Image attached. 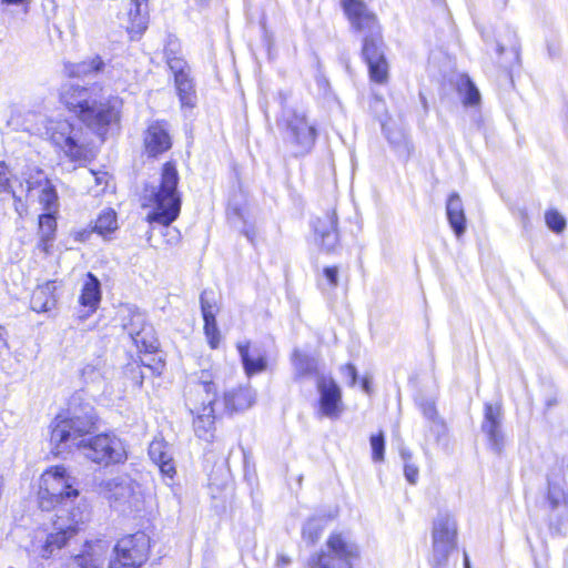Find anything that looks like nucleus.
I'll return each mask as SVG.
<instances>
[{
    "instance_id": "obj_8",
    "label": "nucleus",
    "mask_w": 568,
    "mask_h": 568,
    "mask_svg": "<svg viewBox=\"0 0 568 568\" xmlns=\"http://www.w3.org/2000/svg\"><path fill=\"white\" fill-rule=\"evenodd\" d=\"M432 568H449V557L457 547V525L448 514H439L433 525Z\"/></svg>"
},
{
    "instance_id": "obj_54",
    "label": "nucleus",
    "mask_w": 568,
    "mask_h": 568,
    "mask_svg": "<svg viewBox=\"0 0 568 568\" xmlns=\"http://www.w3.org/2000/svg\"><path fill=\"white\" fill-rule=\"evenodd\" d=\"M89 235H90V232H88V231L78 232L75 240L80 241V242H84L88 240Z\"/></svg>"
},
{
    "instance_id": "obj_53",
    "label": "nucleus",
    "mask_w": 568,
    "mask_h": 568,
    "mask_svg": "<svg viewBox=\"0 0 568 568\" xmlns=\"http://www.w3.org/2000/svg\"><path fill=\"white\" fill-rule=\"evenodd\" d=\"M399 454H400V457H402L404 464L410 463V460H412V453H410L409 449H407L405 447H402L400 450H399Z\"/></svg>"
},
{
    "instance_id": "obj_47",
    "label": "nucleus",
    "mask_w": 568,
    "mask_h": 568,
    "mask_svg": "<svg viewBox=\"0 0 568 568\" xmlns=\"http://www.w3.org/2000/svg\"><path fill=\"white\" fill-rule=\"evenodd\" d=\"M81 378L85 384H94L101 381L102 374L97 365L87 364L81 369Z\"/></svg>"
},
{
    "instance_id": "obj_14",
    "label": "nucleus",
    "mask_w": 568,
    "mask_h": 568,
    "mask_svg": "<svg viewBox=\"0 0 568 568\" xmlns=\"http://www.w3.org/2000/svg\"><path fill=\"white\" fill-rule=\"evenodd\" d=\"M51 140L71 160H79L84 155V149L80 144L82 128L63 120L51 126Z\"/></svg>"
},
{
    "instance_id": "obj_40",
    "label": "nucleus",
    "mask_w": 568,
    "mask_h": 568,
    "mask_svg": "<svg viewBox=\"0 0 568 568\" xmlns=\"http://www.w3.org/2000/svg\"><path fill=\"white\" fill-rule=\"evenodd\" d=\"M39 201L47 212H52L57 210L58 193L54 185L48 179L44 180V186L41 190Z\"/></svg>"
},
{
    "instance_id": "obj_19",
    "label": "nucleus",
    "mask_w": 568,
    "mask_h": 568,
    "mask_svg": "<svg viewBox=\"0 0 568 568\" xmlns=\"http://www.w3.org/2000/svg\"><path fill=\"white\" fill-rule=\"evenodd\" d=\"M148 453L151 460L159 466L160 471L164 476L173 478L176 469L170 445L163 439H154L151 442Z\"/></svg>"
},
{
    "instance_id": "obj_60",
    "label": "nucleus",
    "mask_w": 568,
    "mask_h": 568,
    "mask_svg": "<svg viewBox=\"0 0 568 568\" xmlns=\"http://www.w3.org/2000/svg\"><path fill=\"white\" fill-rule=\"evenodd\" d=\"M362 387L364 390H366V392L368 390V382L366 379H363Z\"/></svg>"
},
{
    "instance_id": "obj_13",
    "label": "nucleus",
    "mask_w": 568,
    "mask_h": 568,
    "mask_svg": "<svg viewBox=\"0 0 568 568\" xmlns=\"http://www.w3.org/2000/svg\"><path fill=\"white\" fill-rule=\"evenodd\" d=\"M316 389L318 393V414L323 417L337 419L344 410L339 385L329 375L318 376Z\"/></svg>"
},
{
    "instance_id": "obj_41",
    "label": "nucleus",
    "mask_w": 568,
    "mask_h": 568,
    "mask_svg": "<svg viewBox=\"0 0 568 568\" xmlns=\"http://www.w3.org/2000/svg\"><path fill=\"white\" fill-rule=\"evenodd\" d=\"M148 7V0H131L129 14L140 29L146 28Z\"/></svg>"
},
{
    "instance_id": "obj_11",
    "label": "nucleus",
    "mask_w": 568,
    "mask_h": 568,
    "mask_svg": "<svg viewBox=\"0 0 568 568\" xmlns=\"http://www.w3.org/2000/svg\"><path fill=\"white\" fill-rule=\"evenodd\" d=\"M200 387L206 393V399L203 400L201 407L191 410L192 414H195L193 427L195 435L200 439L210 443L214 438L215 429V410L213 405L216 399V388L213 382H202Z\"/></svg>"
},
{
    "instance_id": "obj_24",
    "label": "nucleus",
    "mask_w": 568,
    "mask_h": 568,
    "mask_svg": "<svg viewBox=\"0 0 568 568\" xmlns=\"http://www.w3.org/2000/svg\"><path fill=\"white\" fill-rule=\"evenodd\" d=\"M104 67L105 62L102 57L94 54L78 63H64L63 71L70 78H82L99 74L104 70Z\"/></svg>"
},
{
    "instance_id": "obj_15",
    "label": "nucleus",
    "mask_w": 568,
    "mask_h": 568,
    "mask_svg": "<svg viewBox=\"0 0 568 568\" xmlns=\"http://www.w3.org/2000/svg\"><path fill=\"white\" fill-rule=\"evenodd\" d=\"M480 428L486 436L488 449L501 456L506 447V436L503 432V412L498 405L485 404Z\"/></svg>"
},
{
    "instance_id": "obj_7",
    "label": "nucleus",
    "mask_w": 568,
    "mask_h": 568,
    "mask_svg": "<svg viewBox=\"0 0 568 568\" xmlns=\"http://www.w3.org/2000/svg\"><path fill=\"white\" fill-rule=\"evenodd\" d=\"M326 547L327 551L310 558L311 568H354V562L359 558L358 546L343 534H332Z\"/></svg>"
},
{
    "instance_id": "obj_46",
    "label": "nucleus",
    "mask_w": 568,
    "mask_h": 568,
    "mask_svg": "<svg viewBox=\"0 0 568 568\" xmlns=\"http://www.w3.org/2000/svg\"><path fill=\"white\" fill-rule=\"evenodd\" d=\"M419 409L426 424L440 418L434 400L423 399L419 403Z\"/></svg>"
},
{
    "instance_id": "obj_49",
    "label": "nucleus",
    "mask_w": 568,
    "mask_h": 568,
    "mask_svg": "<svg viewBox=\"0 0 568 568\" xmlns=\"http://www.w3.org/2000/svg\"><path fill=\"white\" fill-rule=\"evenodd\" d=\"M343 377L348 379V386L353 387L357 383L358 374L356 367L348 363L341 368Z\"/></svg>"
},
{
    "instance_id": "obj_36",
    "label": "nucleus",
    "mask_w": 568,
    "mask_h": 568,
    "mask_svg": "<svg viewBox=\"0 0 568 568\" xmlns=\"http://www.w3.org/2000/svg\"><path fill=\"white\" fill-rule=\"evenodd\" d=\"M448 427L444 418H438L425 425V439H434L436 444H446Z\"/></svg>"
},
{
    "instance_id": "obj_10",
    "label": "nucleus",
    "mask_w": 568,
    "mask_h": 568,
    "mask_svg": "<svg viewBox=\"0 0 568 568\" xmlns=\"http://www.w3.org/2000/svg\"><path fill=\"white\" fill-rule=\"evenodd\" d=\"M136 488L138 485L128 475H119L97 484L99 495L106 498L115 509L123 507V511L138 500Z\"/></svg>"
},
{
    "instance_id": "obj_18",
    "label": "nucleus",
    "mask_w": 568,
    "mask_h": 568,
    "mask_svg": "<svg viewBox=\"0 0 568 568\" xmlns=\"http://www.w3.org/2000/svg\"><path fill=\"white\" fill-rule=\"evenodd\" d=\"M108 549L106 541H87L81 554L72 558V568H102L104 555Z\"/></svg>"
},
{
    "instance_id": "obj_2",
    "label": "nucleus",
    "mask_w": 568,
    "mask_h": 568,
    "mask_svg": "<svg viewBox=\"0 0 568 568\" xmlns=\"http://www.w3.org/2000/svg\"><path fill=\"white\" fill-rule=\"evenodd\" d=\"M39 506L44 511L55 510L54 531L47 535L38 554L43 559L54 556L89 520L88 501L80 496L78 480L64 466H54L40 478Z\"/></svg>"
},
{
    "instance_id": "obj_59",
    "label": "nucleus",
    "mask_w": 568,
    "mask_h": 568,
    "mask_svg": "<svg viewBox=\"0 0 568 568\" xmlns=\"http://www.w3.org/2000/svg\"><path fill=\"white\" fill-rule=\"evenodd\" d=\"M280 560H281V562H282V564H284V565H288V564H290V561H291V560H290L287 557H285V556H282V557L280 558Z\"/></svg>"
},
{
    "instance_id": "obj_52",
    "label": "nucleus",
    "mask_w": 568,
    "mask_h": 568,
    "mask_svg": "<svg viewBox=\"0 0 568 568\" xmlns=\"http://www.w3.org/2000/svg\"><path fill=\"white\" fill-rule=\"evenodd\" d=\"M548 54L551 59L559 55V47L552 43L547 44Z\"/></svg>"
},
{
    "instance_id": "obj_22",
    "label": "nucleus",
    "mask_w": 568,
    "mask_h": 568,
    "mask_svg": "<svg viewBox=\"0 0 568 568\" xmlns=\"http://www.w3.org/2000/svg\"><path fill=\"white\" fill-rule=\"evenodd\" d=\"M446 216L450 229L457 239L466 232V215L462 197L457 192L452 193L446 202Z\"/></svg>"
},
{
    "instance_id": "obj_34",
    "label": "nucleus",
    "mask_w": 568,
    "mask_h": 568,
    "mask_svg": "<svg viewBox=\"0 0 568 568\" xmlns=\"http://www.w3.org/2000/svg\"><path fill=\"white\" fill-rule=\"evenodd\" d=\"M164 55L166 59V64L171 72L173 73L174 79L184 77L190 74V67L185 59L182 55H179L176 51L171 47V44L165 48Z\"/></svg>"
},
{
    "instance_id": "obj_25",
    "label": "nucleus",
    "mask_w": 568,
    "mask_h": 568,
    "mask_svg": "<svg viewBox=\"0 0 568 568\" xmlns=\"http://www.w3.org/2000/svg\"><path fill=\"white\" fill-rule=\"evenodd\" d=\"M101 297L100 280L93 273L88 272L79 296L80 305L87 307L90 313H93L99 307Z\"/></svg>"
},
{
    "instance_id": "obj_31",
    "label": "nucleus",
    "mask_w": 568,
    "mask_h": 568,
    "mask_svg": "<svg viewBox=\"0 0 568 568\" xmlns=\"http://www.w3.org/2000/svg\"><path fill=\"white\" fill-rule=\"evenodd\" d=\"M132 343L140 353L144 354H155L160 345L152 324L144 327Z\"/></svg>"
},
{
    "instance_id": "obj_51",
    "label": "nucleus",
    "mask_w": 568,
    "mask_h": 568,
    "mask_svg": "<svg viewBox=\"0 0 568 568\" xmlns=\"http://www.w3.org/2000/svg\"><path fill=\"white\" fill-rule=\"evenodd\" d=\"M418 467L413 463L404 464V476L410 485H415L418 479Z\"/></svg>"
},
{
    "instance_id": "obj_62",
    "label": "nucleus",
    "mask_w": 568,
    "mask_h": 568,
    "mask_svg": "<svg viewBox=\"0 0 568 568\" xmlns=\"http://www.w3.org/2000/svg\"><path fill=\"white\" fill-rule=\"evenodd\" d=\"M484 42L488 44V39L483 34Z\"/></svg>"
},
{
    "instance_id": "obj_5",
    "label": "nucleus",
    "mask_w": 568,
    "mask_h": 568,
    "mask_svg": "<svg viewBox=\"0 0 568 568\" xmlns=\"http://www.w3.org/2000/svg\"><path fill=\"white\" fill-rule=\"evenodd\" d=\"M180 175L176 164L168 161L162 165L159 184L148 183L143 189L144 206H151L148 220L170 226L180 215L182 194L179 191Z\"/></svg>"
},
{
    "instance_id": "obj_56",
    "label": "nucleus",
    "mask_w": 568,
    "mask_h": 568,
    "mask_svg": "<svg viewBox=\"0 0 568 568\" xmlns=\"http://www.w3.org/2000/svg\"><path fill=\"white\" fill-rule=\"evenodd\" d=\"M496 6H498L500 9H505L508 0H495Z\"/></svg>"
},
{
    "instance_id": "obj_43",
    "label": "nucleus",
    "mask_w": 568,
    "mask_h": 568,
    "mask_svg": "<svg viewBox=\"0 0 568 568\" xmlns=\"http://www.w3.org/2000/svg\"><path fill=\"white\" fill-rule=\"evenodd\" d=\"M545 222L547 227L556 234L562 233L567 226L565 216L554 209L545 213Z\"/></svg>"
},
{
    "instance_id": "obj_4",
    "label": "nucleus",
    "mask_w": 568,
    "mask_h": 568,
    "mask_svg": "<svg viewBox=\"0 0 568 568\" xmlns=\"http://www.w3.org/2000/svg\"><path fill=\"white\" fill-rule=\"evenodd\" d=\"M341 2L352 28L364 33L362 54L367 63L371 80L378 84L385 83L388 79V62L376 16L368 11L362 0H341Z\"/></svg>"
},
{
    "instance_id": "obj_12",
    "label": "nucleus",
    "mask_w": 568,
    "mask_h": 568,
    "mask_svg": "<svg viewBox=\"0 0 568 568\" xmlns=\"http://www.w3.org/2000/svg\"><path fill=\"white\" fill-rule=\"evenodd\" d=\"M545 506L549 511L550 530H559V520L554 521L552 517L560 518L568 510V489L566 480L560 474H549L547 476V491L545 496Z\"/></svg>"
},
{
    "instance_id": "obj_63",
    "label": "nucleus",
    "mask_w": 568,
    "mask_h": 568,
    "mask_svg": "<svg viewBox=\"0 0 568 568\" xmlns=\"http://www.w3.org/2000/svg\"><path fill=\"white\" fill-rule=\"evenodd\" d=\"M202 3H206L209 0H199Z\"/></svg>"
},
{
    "instance_id": "obj_61",
    "label": "nucleus",
    "mask_w": 568,
    "mask_h": 568,
    "mask_svg": "<svg viewBox=\"0 0 568 568\" xmlns=\"http://www.w3.org/2000/svg\"><path fill=\"white\" fill-rule=\"evenodd\" d=\"M420 101H422L424 108L426 109V106H427L426 98L423 94H420Z\"/></svg>"
},
{
    "instance_id": "obj_57",
    "label": "nucleus",
    "mask_w": 568,
    "mask_h": 568,
    "mask_svg": "<svg viewBox=\"0 0 568 568\" xmlns=\"http://www.w3.org/2000/svg\"><path fill=\"white\" fill-rule=\"evenodd\" d=\"M244 235L247 237V240H248L250 242H252V243H253V236H254V233H253L252 231H250V230H245V231H244Z\"/></svg>"
},
{
    "instance_id": "obj_20",
    "label": "nucleus",
    "mask_w": 568,
    "mask_h": 568,
    "mask_svg": "<svg viewBox=\"0 0 568 568\" xmlns=\"http://www.w3.org/2000/svg\"><path fill=\"white\" fill-rule=\"evenodd\" d=\"M292 364L295 372V379L314 377L317 381L318 376H327L321 372L320 359L317 356L294 349L292 354Z\"/></svg>"
},
{
    "instance_id": "obj_21",
    "label": "nucleus",
    "mask_w": 568,
    "mask_h": 568,
    "mask_svg": "<svg viewBox=\"0 0 568 568\" xmlns=\"http://www.w3.org/2000/svg\"><path fill=\"white\" fill-rule=\"evenodd\" d=\"M256 399L255 390L250 386H239L224 393L225 409L230 413L244 412L253 406Z\"/></svg>"
},
{
    "instance_id": "obj_28",
    "label": "nucleus",
    "mask_w": 568,
    "mask_h": 568,
    "mask_svg": "<svg viewBox=\"0 0 568 568\" xmlns=\"http://www.w3.org/2000/svg\"><path fill=\"white\" fill-rule=\"evenodd\" d=\"M176 94L179 97L182 110L194 109L197 103L195 82L191 74L174 79Z\"/></svg>"
},
{
    "instance_id": "obj_39",
    "label": "nucleus",
    "mask_w": 568,
    "mask_h": 568,
    "mask_svg": "<svg viewBox=\"0 0 568 568\" xmlns=\"http://www.w3.org/2000/svg\"><path fill=\"white\" fill-rule=\"evenodd\" d=\"M141 361L132 359L123 367V376L129 379L132 386L141 387L145 375Z\"/></svg>"
},
{
    "instance_id": "obj_58",
    "label": "nucleus",
    "mask_w": 568,
    "mask_h": 568,
    "mask_svg": "<svg viewBox=\"0 0 568 568\" xmlns=\"http://www.w3.org/2000/svg\"><path fill=\"white\" fill-rule=\"evenodd\" d=\"M464 566L465 568H470L469 558L466 552H464Z\"/></svg>"
},
{
    "instance_id": "obj_55",
    "label": "nucleus",
    "mask_w": 568,
    "mask_h": 568,
    "mask_svg": "<svg viewBox=\"0 0 568 568\" xmlns=\"http://www.w3.org/2000/svg\"><path fill=\"white\" fill-rule=\"evenodd\" d=\"M6 333V328L3 326H0V343L2 344V347H8V343L4 338Z\"/></svg>"
},
{
    "instance_id": "obj_3",
    "label": "nucleus",
    "mask_w": 568,
    "mask_h": 568,
    "mask_svg": "<svg viewBox=\"0 0 568 568\" xmlns=\"http://www.w3.org/2000/svg\"><path fill=\"white\" fill-rule=\"evenodd\" d=\"M60 98L69 111L98 134L104 133L112 123L120 121L122 99L106 93L99 82L65 83L61 88Z\"/></svg>"
},
{
    "instance_id": "obj_48",
    "label": "nucleus",
    "mask_w": 568,
    "mask_h": 568,
    "mask_svg": "<svg viewBox=\"0 0 568 568\" xmlns=\"http://www.w3.org/2000/svg\"><path fill=\"white\" fill-rule=\"evenodd\" d=\"M142 366L151 372L152 375L160 376L164 369L165 363L161 357H152L151 361L141 359Z\"/></svg>"
},
{
    "instance_id": "obj_17",
    "label": "nucleus",
    "mask_w": 568,
    "mask_h": 568,
    "mask_svg": "<svg viewBox=\"0 0 568 568\" xmlns=\"http://www.w3.org/2000/svg\"><path fill=\"white\" fill-rule=\"evenodd\" d=\"M337 224L338 219L335 211H328L313 222L316 240H320L322 247L327 252L333 251L338 243Z\"/></svg>"
},
{
    "instance_id": "obj_33",
    "label": "nucleus",
    "mask_w": 568,
    "mask_h": 568,
    "mask_svg": "<svg viewBox=\"0 0 568 568\" xmlns=\"http://www.w3.org/2000/svg\"><path fill=\"white\" fill-rule=\"evenodd\" d=\"M55 230L57 221L52 212L39 216V232L44 251H48V245L54 240Z\"/></svg>"
},
{
    "instance_id": "obj_32",
    "label": "nucleus",
    "mask_w": 568,
    "mask_h": 568,
    "mask_svg": "<svg viewBox=\"0 0 568 568\" xmlns=\"http://www.w3.org/2000/svg\"><path fill=\"white\" fill-rule=\"evenodd\" d=\"M118 229L116 213L112 209L102 211L94 224L93 231L108 239V235Z\"/></svg>"
},
{
    "instance_id": "obj_35",
    "label": "nucleus",
    "mask_w": 568,
    "mask_h": 568,
    "mask_svg": "<svg viewBox=\"0 0 568 568\" xmlns=\"http://www.w3.org/2000/svg\"><path fill=\"white\" fill-rule=\"evenodd\" d=\"M458 91L465 106H476L480 103L479 90L468 77H464L460 80Z\"/></svg>"
},
{
    "instance_id": "obj_27",
    "label": "nucleus",
    "mask_w": 568,
    "mask_h": 568,
    "mask_svg": "<svg viewBox=\"0 0 568 568\" xmlns=\"http://www.w3.org/2000/svg\"><path fill=\"white\" fill-rule=\"evenodd\" d=\"M385 136L399 159L407 161L414 152V145L407 133L400 129L383 128Z\"/></svg>"
},
{
    "instance_id": "obj_37",
    "label": "nucleus",
    "mask_w": 568,
    "mask_h": 568,
    "mask_svg": "<svg viewBox=\"0 0 568 568\" xmlns=\"http://www.w3.org/2000/svg\"><path fill=\"white\" fill-rule=\"evenodd\" d=\"M325 525L322 518L308 519L302 529L303 539L310 545H314L318 541L324 531Z\"/></svg>"
},
{
    "instance_id": "obj_50",
    "label": "nucleus",
    "mask_w": 568,
    "mask_h": 568,
    "mask_svg": "<svg viewBox=\"0 0 568 568\" xmlns=\"http://www.w3.org/2000/svg\"><path fill=\"white\" fill-rule=\"evenodd\" d=\"M323 275L326 278V281L331 287L334 288L338 285V267L337 266L324 267Z\"/></svg>"
},
{
    "instance_id": "obj_30",
    "label": "nucleus",
    "mask_w": 568,
    "mask_h": 568,
    "mask_svg": "<svg viewBox=\"0 0 568 568\" xmlns=\"http://www.w3.org/2000/svg\"><path fill=\"white\" fill-rule=\"evenodd\" d=\"M125 311L126 315L122 317V327L133 342L139 336V333L149 326L150 323H148L145 314L136 307H126Z\"/></svg>"
},
{
    "instance_id": "obj_6",
    "label": "nucleus",
    "mask_w": 568,
    "mask_h": 568,
    "mask_svg": "<svg viewBox=\"0 0 568 568\" xmlns=\"http://www.w3.org/2000/svg\"><path fill=\"white\" fill-rule=\"evenodd\" d=\"M282 111L277 119V126L283 134V141L291 148L295 158L305 156L315 145L317 129L315 123L308 121L306 112L286 105L287 93L278 91L276 94Z\"/></svg>"
},
{
    "instance_id": "obj_26",
    "label": "nucleus",
    "mask_w": 568,
    "mask_h": 568,
    "mask_svg": "<svg viewBox=\"0 0 568 568\" xmlns=\"http://www.w3.org/2000/svg\"><path fill=\"white\" fill-rule=\"evenodd\" d=\"M495 49L498 55H501L504 53H507L509 55V60L503 64L504 67H509L514 62H518L520 43L516 30L507 26L505 30V37L496 40Z\"/></svg>"
},
{
    "instance_id": "obj_38",
    "label": "nucleus",
    "mask_w": 568,
    "mask_h": 568,
    "mask_svg": "<svg viewBox=\"0 0 568 568\" xmlns=\"http://www.w3.org/2000/svg\"><path fill=\"white\" fill-rule=\"evenodd\" d=\"M200 305L203 320L216 318L219 307L215 293L212 290H204L200 295Z\"/></svg>"
},
{
    "instance_id": "obj_9",
    "label": "nucleus",
    "mask_w": 568,
    "mask_h": 568,
    "mask_svg": "<svg viewBox=\"0 0 568 568\" xmlns=\"http://www.w3.org/2000/svg\"><path fill=\"white\" fill-rule=\"evenodd\" d=\"M149 538L138 531L121 538L114 546V559L109 562V568H139L148 558Z\"/></svg>"
},
{
    "instance_id": "obj_16",
    "label": "nucleus",
    "mask_w": 568,
    "mask_h": 568,
    "mask_svg": "<svg viewBox=\"0 0 568 568\" xmlns=\"http://www.w3.org/2000/svg\"><path fill=\"white\" fill-rule=\"evenodd\" d=\"M144 150L149 158H158L172 148V138L165 121L151 122L143 138Z\"/></svg>"
},
{
    "instance_id": "obj_1",
    "label": "nucleus",
    "mask_w": 568,
    "mask_h": 568,
    "mask_svg": "<svg viewBox=\"0 0 568 568\" xmlns=\"http://www.w3.org/2000/svg\"><path fill=\"white\" fill-rule=\"evenodd\" d=\"M97 414L93 406L83 403L75 394L69 402L68 409L52 420L50 443L54 455L77 447L92 463L104 467L126 460V452L120 438L110 433L90 436L95 428Z\"/></svg>"
},
{
    "instance_id": "obj_45",
    "label": "nucleus",
    "mask_w": 568,
    "mask_h": 568,
    "mask_svg": "<svg viewBox=\"0 0 568 568\" xmlns=\"http://www.w3.org/2000/svg\"><path fill=\"white\" fill-rule=\"evenodd\" d=\"M204 321V334L207 343L212 349H216L220 345L221 333L217 327L216 318L203 320Z\"/></svg>"
},
{
    "instance_id": "obj_29",
    "label": "nucleus",
    "mask_w": 568,
    "mask_h": 568,
    "mask_svg": "<svg viewBox=\"0 0 568 568\" xmlns=\"http://www.w3.org/2000/svg\"><path fill=\"white\" fill-rule=\"evenodd\" d=\"M237 351L245 374L251 377L255 374L262 373L267 367V359L264 355L252 356L250 353V343H239Z\"/></svg>"
},
{
    "instance_id": "obj_44",
    "label": "nucleus",
    "mask_w": 568,
    "mask_h": 568,
    "mask_svg": "<svg viewBox=\"0 0 568 568\" xmlns=\"http://www.w3.org/2000/svg\"><path fill=\"white\" fill-rule=\"evenodd\" d=\"M12 179V169L7 164V162L0 161V193L11 194L16 200L17 196L11 184Z\"/></svg>"
},
{
    "instance_id": "obj_23",
    "label": "nucleus",
    "mask_w": 568,
    "mask_h": 568,
    "mask_svg": "<svg viewBox=\"0 0 568 568\" xmlns=\"http://www.w3.org/2000/svg\"><path fill=\"white\" fill-rule=\"evenodd\" d=\"M55 290L54 281H48L42 285H38L30 298L31 310L37 313H45L54 308L57 305Z\"/></svg>"
},
{
    "instance_id": "obj_42",
    "label": "nucleus",
    "mask_w": 568,
    "mask_h": 568,
    "mask_svg": "<svg viewBox=\"0 0 568 568\" xmlns=\"http://www.w3.org/2000/svg\"><path fill=\"white\" fill-rule=\"evenodd\" d=\"M372 459L374 463H382L385 459V435L383 430L369 437Z\"/></svg>"
}]
</instances>
